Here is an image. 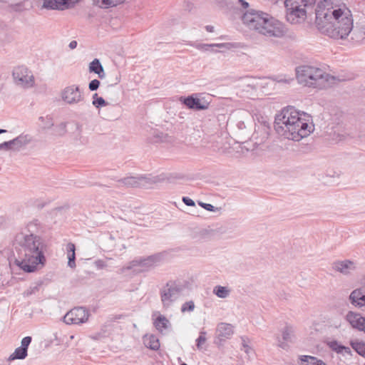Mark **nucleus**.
Wrapping results in <instances>:
<instances>
[{"label": "nucleus", "mask_w": 365, "mask_h": 365, "mask_svg": "<svg viewBox=\"0 0 365 365\" xmlns=\"http://www.w3.org/2000/svg\"><path fill=\"white\" fill-rule=\"evenodd\" d=\"M314 9L315 24L323 34L334 39H346L354 28L351 10L341 0H311Z\"/></svg>", "instance_id": "1"}, {"label": "nucleus", "mask_w": 365, "mask_h": 365, "mask_svg": "<svg viewBox=\"0 0 365 365\" xmlns=\"http://www.w3.org/2000/svg\"><path fill=\"white\" fill-rule=\"evenodd\" d=\"M309 118L307 113H301L294 107L289 106L276 115L274 130L284 138L299 141L314 130V125L309 123Z\"/></svg>", "instance_id": "2"}, {"label": "nucleus", "mask_w": 365, "mask_h": 365, "mask_svg": "<svg viewBox=\"0 0 365 365\" xmlns=\"http://www.w3.org/2000/svg\"><path fill=\"white\" fill-rule=\"evenodd\" d=\"M19 245L14 264L25 272H34L46 262L43 240L34 234L20 235L16 239Z\"/></svg>", "instance_id": "3"}, {"label": "nucleus", "mask_w": 365, "mask_h": 365, "mask_svg": "<svg viewBox=\"0 0 365 365\" xmlns=\"http://www.w3.org/2000/svg\"><path fill=\"white\" fill-rule=\"evenodd\" d=\"M243 24L268 38H282L286 34L284 25L269 14L255 10L245 13L242 17Z\"/></svg>", "instance_id": "4"}, {"label": "nucleus", "mask_w": 365, "mask_h": 365, "mask_svg": "<svg viewBox=\"0 0 365 365\" xmlns=\"http://www.w3.org/2000/svg\"><path fill=\"white\" fill-rule=\"evenodd\" d=\"M297 79L299 83L308 87L323 89L329 86L334 77L323 69L309 65H304L296 68Z\"/></svg>", "instance_id": "5"}, {"label": "nucleus", "mask_w": 365, "mask_h": 365, "mask_svg": "<svg viewBox=\"0 0 365 365\" xmlns=\"http://www.w3.org/2000/svg\"><path fill=\"white\" fill-rule=\"evenodd\" d=\"M286 18L291 24H298L304 21L308 11L313 7L317 9V3L311 0H286Z\"/></svg>", "instance_id": "6"}, {"label": "nucleus", "mask_w": 365, "mask_h": 365, "mask_svg": "<svg viewBox=\"0 0 365 365\" xmlns=\"http://www.w3.org/2000/svg\"><path fill=\"white\" fill-rule=\"evenodd\" d=\"M183 286L176 282H168L160 291V300L164 309L171 307L181 296Z\"/></svg>", "instance_id": "7"}, {"label": "nucleus", "mask_w": 365, "mask_h": 365, "mask_svg": "<svg viewBox=\"0 0 365 365\" xmlns=\"http://www.w3.org/2000/svg\"><path fill=\"white\" fill-rule=\"evenodd\" d=\"M160 254L150 255L145 258L131 261L126 267L122 268V272L133 269L136 272H143L154 267L162 260Z\"/></svg>", "instance_id": "8"}, {"label": "nucleus", "mask_w": 365, "mask_h": 365, "mask_svg": "<svg viewBox=\"0 0 365 365\" xmlns=\"http://www.w3.org/2000/svg\"><path fill=\"white\" fill-rule=\"evenodd\" d=\"M12 76L14 83L24 89L33 88L35 85V78L31 71L26 66H19L14 68Z\"/></svg>", "instance_id": "9"}, {"label": "nucleus", "mask_w": 365, "mask_h": 365, "mask_svg": "<svg viewBox=\"0 0 365 365\" xmlns=\"http://www.w3.org/2000/svg\"><path fill=\"white\" fill-rule=\"evenodd\" d=\"M60 96L64 103L70 106L79 104L84 100L83 93L77 85L65 87Z\"/></svg>", "instance_id": "10"}, {"label": "nucleus", "mask_w": 365, "mask_h": 365, "mask_svg": "<svg viewBox=\"0 0 365 365\" xmlns=\"http://www.w3.org/2000/svg\"><path fill=\"white\" fill-rule=\"evenodd\" d=\"M90 317V312L83 307H75L68 312L63 317L67 324H81L86 323Z\"/></svg>", "instance_id": "11"}, {"label": "nucleus", "mask_w": 365, "mask_h": 365, "mask_svg": "<svg viewBox=\"0 0 365 365\" xmlns=\"http://www.w3.org/2000/svg\"><path fill=\"white\" fill-rule=\"evenodd\" d=\"M118 182L125 187H149L150 185L155 182V180L146 176H129L120 179Z\"/></svg>", "instance_id": "12"}, {"label": "nucleus", "mask_w": 365, "mask_h": 365, "mask_svg": "<svg viewBox=\"0 0 365 365\" xmlns=\"http://www.w3.org/2000/svg\"><path fill=\"white\" fill-rule=\"evenodd\" d=\"M180 101L188 108L197 110H206L210 105L209 102L197 98V94L181 97Z\"/></svg>", "instance_id": "13"}, {"label": "nucleus", "mask_w": 365, "mask_h": 365, "mask_svg": "<svg viewBox=\"0 0 365 365\" xmlns=\"http://www.w3.org/2000/svg\"><path fill=\"white\" fill-rule=\"evenodd\" d=\"M344 319L353 329L365 333V317L361 314L349 311Z\"/></svg>", "instance_id": "14"}, {"label": "nucleus", "mask_w": 365, "mask_h": 365, "mask_svg": "<svg viewBox=\"0 0 365 365\" xmlns=\"http://www.w3.org/2000/svg\"><path fill=\"white\" fill-rule=\"evenodd\" d=\"M332 268L334 271L339 272L345 276L350 275L354 272L357 267L354 261L350 259L337 260L332 264Z\"/></svg>", "instance_id": "15"}, {"label": "nucleus", "mask_w": 365, "mask_h": 365, "mask_svg": "<svg viewBox=\"0 0 365 365\" xmlns=\"http://www.w3.org/2000/svg\"><path fill=\"white\" fill-rule=\"evenodd\" d=\"M216 332L220 340H225L233 335V327L230 324L221 322L217 324Z\"/></svg>", "instance_id": "16"}, {"label": "nucleus", "mask_w": 365, "mask_h": 365, "mask_svg": "<svg viewBox=\"0 0 365 365\" xmlns=\"http://www.w3.org/2000/svg\"><path fill=\"white\" fill-rule=\"evenodd\" d=\"M238 86L242 91L251 93L255 91L258 86V82L254 78H245L241 79L238 83Z\"/></svg>", "instance_id": "17"}, {"label": "nucleus", "mask_w": 365, "mask_h": 365, "mask_svg": "<svg viewBox=\"0 0 365 365\" xmlns=\"http://www.w3.org/2000/svg\"><path fill=\"white\" fill-rule=\"evenodd\" d=\"M32 140V138L28 134H21L16 138L11 140L13 151H19L26 145L29 144Z\"/></svg>", "instance_id": "18"}, {"label": "nucleus", "mask_w": 365, "mask_h": 365, "mask_svg": "<svg viewBox=\"0 0 365 365\" xmlns=\"http://www.w3.org/2000/svg\"><path fill=\"white\" fill-rule=\"evenodd\" d=\"M364 294H363L362 288H357L354 289L349 296V300L350 303L354 306L355 307L361 308L362 304L361 302H362V298Z\"/></svg>", "instance_id": "19"}, {"label": "nucleus", "mask_w": 365, "mask_h": 365, "mask_svg": "<svg viewBox=\"0 0 365 365\" xmlns=\"http://www.w3.org/2000/svg\"><path fill=\"white\" fill-rule=\"evenodd\" d=\"M269 132L270 128L268 125H260L254 133L253 137L255 139H259V143H262L269 138Z\"/></svg>", "instance_id": "20"}, {"label": "nucleus", "mask_w": 365, "mask_h": 365, "mask_svg": "<svg viewBox=\"0 0 365 365\" xmlns=\"http://www.w3.org/2000/svg\"><path fill=\"white\" fill-rule=\"evenodd\" d=\"M89 71L96 73L100 78H104L106 77L103 67L98 58H95L90 63Z\"/></svg>", "instance_id": "21"}, {"label": "nucleus", "mask_w": 365, "mask_h": 365, "mask_svg": "<svg viewBox=\"0 0 365 365\" xmlns=\"http://www.w3.org/2000/svg\"><path fill=\"white\" fill-rule=\"evenodd\" d=\"M195 47L199 50L202 51H208L210 48L217 47L220 48H225L227 50L231 49L233 47V45L230 43H198L195 45Z\"/></svg>", "instance_id": "22"}, {"label": "nucleus", "mask_w": 365, "mask_h": 365, "mask_svg": "<svg viewBox=\"0 0 365 365\" xmlns=\"http://www.w3.org/2000/svg\"><path fill=\"white\" fill-rule=\"evenodd\" d=\"M145 346L152 350H158L160 348L158 339L154 335H145L143 336Z\"/></svg>", "instance_id": "23"}, {"label": "nucleus", "mask_w": 365, "mask_h": 365, "mask_svg": "<svg viewBox=\"0 0 365 365\" xmlns=\"http://www.w3.org/2000/svg\"><path fill=\"white\" fill-rule=\"evenodd\" d=\"M41 9L52 10H64L61 0H43Z\"/></svg>", "instance_id": "24"}, {"label": "nucleus", "mask_w": 365, "mask_h": 365, "mask_svg": "<svg viewBox=\"0 0 365 365\" xmlns=\"http://www.w3.org/2000/svg\"><path fill=\"white\" fill-rule=\"evenodd\" d=\"M329 346L332 351L337 354H350L351 352L349 347L343 346L336 341L329 342Z\"/></svg>", "instance_id": "25"}, {"label": "nucleus", "mask_w": 365, "mask_h": 365, "mask_svg": "<svg viewBox=\"0 0 365 365\" xmlns=\"http://www.w3.org/2000/svg\"><path fill=\"white\" fill-rule=\"evenodd\" d=\"M156 329L163 332L164 330L168 329L170 327L169 320L164 316H159L154 322Z\"/></svg>", "instance_id": "26"}, {"label": "nucleus", "mask_w": 365, "mask_h": 365, "mask_svg": "<svg viewBox=\"0 0 365 365\" xmlns=\"http://www.w3.org/2000/svg\"><path fill=\"white\" fill-rule=\"evenodd\" d=\"M125 0H95L96 5L101 8L107 9L123 3Z\"/></svg>", "instance_id": "27"}, {"label": "nucleus", "mask_w": 365, "mask_h": 365, "mask_svg": "<svg viewBox=\"0 0 365 365\" xmlns=\"http://www.w3.org/2000/svg\"><path fill=\"white\" fill-rule=\"evenodd\" d=\"M27 350L26 349L19 346L16 348L14 352L11 354L9 357V361L15 359H24L27 356Z\"/></svg>", "instance_id": "28"}, {"label": "nucleus", "mask_w": 365, "mask_h": 365, "mask_svg": "<svg viewBox=\"0 0 365 365\" xmlns=\"http://www.w3.org/2000/svg\"><path fill=\"white\" fill-rule=\"evenodd\" d=\"M67 250L68 252H71L68 254V265L71 268H74L76 267L75 245L73 243H69L67 246Z\"/></svg>", "instance_id": "29"}, {"label": "nucleus", "mask_w": 365, "mask_h": 365, "mask_svg": "<svg viewBox=\"0 0 365 365\" xmlns=\"http://www.w3.org/2000/svg\"><path fill=\"white\" fill-rule=\"evenodd\" d=\"M230 290L227 287L216 286L214 287L213 293L220 298H226L229 296Z\"/></svg>", "instance_id": "30"}, {"label": "nucleus", "mask_w": 365, "mask_h": 365, "mask_svg": "<svg viewBox=\"0 0 365 365\" xmlns=\"http://www.w3.org/2000/svg\"><path fill=\"white\" fill-rule=\"evenodd\" d=\"M282 339L286 341H292L294 336V329L290 326H286L282 331Z\"/></svg>", "instance_id": "31"}, {"label": "nucleus", "mask_w": 365, "mask_h": 365, "mask_svg": "<svg viewBox=\"0 0 365 365\" xmlns=\"http://www.w3.org/2000/svg\"><path fill=\"white\" fill-rule=\"evenodd\" d=\"M351 347L361 356H365V343L362 341H351Z\"/></svg>", "instance_id": "32"}, {"label": "nucleus", "mask_w": 365, "mask_h": 365, "mask_svg": "<svg viewBox=\"0 0 365 365\" xmlns=\"http://www.w3.org/2000/svg\"><path fill=\"white\" fill-rule=\"evenodd\" d=\"M302 362H307L304 365H326L325 363L321 360L317 359V358L310 356H304L302 359Z\"/></svg>", "instance_id": "33"}, {"label": "nucleus", "mask_w": 365, "mask_h": 365, "mask_svg": "<svg viewBox=\"0 0 365 365\" xmlns=\"http://www.w3.org/2000/svg\"><path fill=\"white\" fill-rule=\"evenodd\" d=\"M38 120L41 122V126L43 130L49 129L53 125V120L49 116H41L38 118Z\"/></svg>", "instance_id": "34"}, {"label": "nucleus", "mask_w": 365, "mask_h": 365, "mask_svg": "<svg viewBox=\"0 0 365 365\" xmlns=\"http://www.w3.org/2000/svg\"><path fill=\"white\" fill-rule=\"evenodd\" d=\"M93 100L92 103L96 108H100L108 105V103L106 102L102 97H98L97 93L93 94Z\"/></svg>", "instance_id": "35"}, {"label": "nucleus", "mask_w": 365, "mask_h": 365, "mask_svg": "<svg viewBox=\"0 0 365 365\" xmlns=\"http://www.w3.org/2000/svg\"><path fill=\"white\" fill-rule=\"evenodd\" d=\"M66 133V123H61L60 124L57 125L54 130H53V134L58 136H63Z\"/></svg>", "instance_id": "36"}, {"label": "nucleus", "mask_w": 365, "mask_h": 365, "mask_svg": "<svg viewBox=\"0 0 365 365\" xmlns=\"http://www.w3.org/2000/svg\"><path fill=\"white\" fill-rule=\"evenodd\" d=\"M206 332L205 331H201L200 332L199 337L196 339V346L197 349H202V345L206 342Z\"/></svg>", "instance_id": "37"}, {"label": "nucleus", "mask_w": 365, "mask_h": 365, "mask_svg": "<svg viewBox=\"0 0 365 365\" xmlns=\"http://www.w3.org/2000/svg\"><path fill=\"white\" fill-rule=\"evenodd\" d=\"M195 309V304L192 301L186 302L181 307V312H192Z\"/></svg>", "instance_id": "38"}, {"label": "nucleus", "mask_w": 365, "mask_h": 365, "mask_svg": "<svg viewBox=\"0 0 365 365\" xmlns=\"http://www.w3.org/2000/svg\"><path fill=\"white\" fill-rule=\"evenodd\" d=\"M65 9L73 7L80 0H61Z\"/></svg>", "instance_id": "39"}, {"label": "nucleus", "mask_w": 365, "mask_h": 365, "mask_svg": "<svg viewBox=\"0 0 365 365\" xmlns=\"http://www.w3.org/2000/svg\"><path fill=\"white\" fill-rule=\"evenodd\" d=\"M0 150L13 151L11 140L6 141L0 144Z\"/></svg>", "instance_id": "40"}, {"label": "nucleus", "mask_w": 365, "mask_h": 365, "mask_svg": "<svg viewBox=\"0 0 365 365\" xmlns=\"http://www.w3.org/2000/svg\"><path fill=\"white\" fill-rule=\"evenodd\" d=\"M100 86V81L97 79L92 80L88 84V88L91 91H96Z\"/></svg>", "instance_id": "41"}, {"label": "nucleus", "mask_w": 365, "mask_h": 365, "mask_svg": "<svg viewBox=\"0 0 365 365\" xmlns=\"http://www.w3.org/2000/svg\"><path fill=\"white\" fill-rule=\"evenodd\" d=\"M31 342V336H26L22 339L21 342V346L24 349H26L28 350V346Z\"/></svg>", "instance_id": "42"}, {"label": "nucleus", "mask_w": 365, "mask_h": 365, "mask_svg": "<svg viewBox=\"0 0 365 365\" xmlns=\"http://www.w3.org/2000/svg\"><path fill=\"white\" fill-rule=\"evenodd\" d=\"M198 204L200 207L208 211L214 212L216 210V208L211 204L205 203L202 202H199Z\"/></svg>", "instance_id": "43"}, {"label": "nucleus", "mask_w": 365, "mask_h": 365, "mask_svg": "<svg viewBox=\"0 0 365 365\" xmlns=\"http://www.w3.org/2000/svg\"><path fill=\"white\" fill-rule=\"evenodd\" d=\"M94 264L98 269H102L107 267L106 262L102 259L96 260Z\"/></svg>", "instance_id": "44"}, {"label": "nucleus", "mask_w": 365, "mask_h": 365, "mask_svg": "<svg viewBox=\"0 0 365 365\" xmlns=\"http://www.w3.org/2000/svg\"><path fill=\"white\" fill-rule=\"evenodd\" d=\"M182 202L187 206H195V202L187 197H183Z\"/></svg>", "instance_id": "45"}, {"label": "nucleus", "mask_w": 365, "mask_h": 365, "mask_svg": "<svg viewBox=\"0 0 365 365\" xmlns=\"http://www.w3.org/2000/svg\"><path fill=\"white\" fill-rule=\"evenodd\" d=\"M278 346L284 350H287L289 348L288 344L287 343L286 341H284L283 339H282V341L279 339Z\"/></svg>", "instance_id": "46"}, {"label": "nucleus", "mask_w": 365, "mask_h": 365, "mask_svg": "<svg viewBox=\"0 0 365 365\" xmlns=\"http://www.w3.org/2000/svg\"><path fill=\"white\" fill-rule=\"evenodd\" d=\"M237 4H240L244 9H246L249 6V4L245 0H238Z\"/></svg>", "instance_id": "47"}, {"label": "nucleus", "mask_w": 365, "mask_h": 365, "mask_svg": "<svg viewBox=\"0 0 365 365\" xmlns=\"http://www.w3.org/2000/svg\"><path fill=\"white\" fill-rule=\"evenodd\" d=\"M243 347L245 352L247 353V354H250L252 351V348L245 343H243Z\"/></svg>", "instance_id": "48"}, {"label": "nucleus", "mask_w": 365, "mask_h": 365, "mask_svg": "<svg viewBox=\"0 0 365 365\" xmlns=\"http://www.w3.org/2000/svg\"><path fill=\"white\" fill-rule=\"evenodd\" d=\"M292 81V79H285V78H280V79L277 80V81L278 83H289Z\"/></svg>", "instance_id": "49"}, {"label": "nucleus", "mask_w": 365, "mask_h": 365, "mask_svg": "<svg viewBox=\"0 0 365 365\" xmlns=\"http://www.w3.org/2000/svg\"><path fill=\"white\" fill-rule=\"evenodd\" d=\"M69 48L71 49H74L76 48L77 46V41H72L70 42L69 45H68Z\"/></svg>", "instance_id": "50"}, {"label": "nucleus", "mask_w": 365, "mask_h": 365, "mask_svg": "<svg viewBox=\"0 0 365 365\" xmlns=\"http://www.w3.org/2000/svg\"><path fill=\"white\" fill-rule=\"evenodd\" d=\"M36 289V287H34L33 289H31V290H27L24 292V294L26 296H29L30 294H31L33 292H34V290Z\"/></svg>", "instance_id": "51"}, {"label": "nucleus", "mask_w": 365, "mask_h": 365, "mask_svg": "<svg viewBox=\"0 0 365 365\" xmlns=\"http://www.w3.org/2000/svg\"><path fill=\"white\" fill-rule=\"evenodd\" d=\"M205 29L208 32H212L214 31V27L212 26H207Z\"/></svg>", "instance_id": "52"}, {"label": "nucleus", "mask_w": 365, "mask_h": 365, "mask_svg": "<svg viewBox=\"0 0 365 365\" xmlns=\"http://www.w3.org/2000/svg\"><path fill=\"white\" fill-rule=\"evenodd\" d=\"M361 304H362V307H365V294H364V297L362 298V302H361Z\"/></svg>", "instance_id": "53"}, {"label": "nucleus", "mask_w": 365, "mask_h": 365, "mask_svg": "<svg viewBox=\"0 0 365 365\" xmlns=\"http://www.w3.org/2000/svg\"><path fill=\"white\" fill-rule=\"evenodd\" d=\"M15 0H0V1L1 2H5V3H9V2H13Z\"/></svg>", "instance_id": "54"}, {"label": "nucleus", "mask_w": 365, "mask_h": 365, "mask_svg": "<svg viewBox=\"0 0 365 365\" xmlns=\"http://www.w3.org/2000/svg\"><path fill=\"white\" fill-rule=\"evenodd\" d=\"M361 284L363 285H365V274H364L363 278L361 279Z\"/></svg>", "instance_id": "55"}, {"label": "nucleus", "mask_w": 365, "mask_h": 365, "mask_svg": "<svg viewBox=\"0 0 365 365\" xmlns=\"http://www.w3.org/2000/svg\"><path fill=\"white\" fill-rule=\"evenodd\" d=\"M6 130L4 129H0V134L6 133Z\"/></svg>", "instance_id": "56"}, {"label": "nucleus", "mask_w": 365, "mask_h": 365, "mask_svg": "<svg viewBox=\"0 0 365 365\" xmlns=\"http://www.w3.org/2000/svg\"><path fill=\"white\" fill-rule=\"evenodd\" d=\"M340 326H341V324H340V322H339V323H338V324H336V325H335V327H336V328H338V327H339Z\"/></svg>", "instance_id": "57"}, {"label": "nucleus", "mask_w": 365, "mask_h": 365, "mask_svg": "<svg viewBox=\"0 0 365 365\" xmlns=\"http://www.w3.org/2000/svg\"><path fill=\"white\" fill-rule=\"evenodd\" d=\"M181 365H187V364L185 363H182Z\"/></svg>", "instance_id": "58"}]
</instances>
